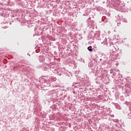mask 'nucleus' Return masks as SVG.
I'll return each mask as SVG.
<instances>
[{"label": "nucleus", "instance_id": "f257e3e1", "mask_svg": "<svg viewBox=\"0 0 131 131\" xmlns=\"http://www.w3.org/2000/svg\"><path fill=\"white\" fill-rule=\"evenodd\" d=\"M88 50L90 51V52H93V48H92V46H90L88 48Z\"/></svg>", "mask_w": 131, "mask_h": 131}]
</instances>
